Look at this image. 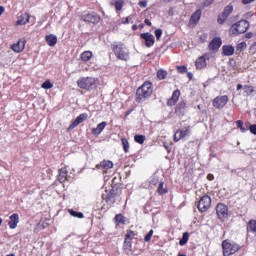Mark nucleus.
Listing matches in <instances>:
<instances>
[{
	"instance_id": "ea45409f",
	"label": "nucleus",
	"mask_w": 256,
	"mask_h": 256,
	"mask_svg": "<svg viewBox=\"0 0 256 256\" xmlns=\"http://www.w3.org/2000/svg\"><path fill=\"white\" fill-rule=\"evenodd\" d=\"M161 35H163V30L162 29H156L155 30V37L157 40L161 39Z\"/></svg>"
},
{
	"instance_id": "393cba45",
	"label": "nucleus",
	"mask_w": 256,
	"mask_h": 256,
	"mask_svg": "<svg viewBox=\"0 0 256 256\" xmlns=\"http://www.w3.org/2000/svg\"><path fill=\"white\" fill-rule=\"evenodd\" d=\"M91 57H93V52L85 51L81 54L82 61H90Z\"/></svg>"
},
{
	"instance_id": "09e8293b",
	"label": "nucleus",
	"mask_w": 256,
	"mask_h": 256,
	"mask_svg": "<svg viewBox=\"0 0 256 256\" xmlns=\"http://www.w3.org/2000/svg\"><path fill=\"white\" fill-rule=\"evenodd\" d=\"M145 24L148 25L149 27H151V21L149 19H146L145 21Z\"/></svg>"
},
{
	"instance_id": "b1692460",
	"label": "nucleus",
	"mask_w": 256,
	"mask_h": 256,
	"mask_svg": "<svg viewBox=\"0 0 256 256\" xmlns=\"http://www.w3.org/2000/svg\"><path fill=\"white\" fill-rule=\"evenodd\" d=\"M58 179L61 183H63L64 181H67V168H61L59 170V176Z\"/></svg>"
},
{
	"instance_id": "a18cd8bd",
	"label": "nucleus",
	"mask_w": 256,
	"mask_h": 256,
	"mask_svg": "<svg viewBox=\"0 0 256 256\" xmlns=\"http://www.w3.org/2000/svg\"><path fill=\"white\" fill-rule=\"evenodd\" d=\"M177 70L179 73H187V67L185 66H178Z\"/></svg>"
},
{
	"instance_id": "4d7b16f0",
	"label": "nucleus",
	"mask_w": 256,
	"mask_h": 256,
	"mask_svg": "<svg viewBox=\"0 0 256 256\" xmlns=\"http://www.w3.org/2000/svg\"><path fill=\"white\" fill-rule=\"evenodd\" d=\"M109 201H111V198H108V199H107V202H109Z\"/></svg>"
},
{
	"instance_id": "9b49d317",
	"label": "nucleus",
	"mask_w": 256,
	"mask_h": 256,
	"mask_svg": "<svg viewBox=\"0 0 256 256\" xmlns=\"http://www.w3.org/2000/svg\"><path fill=\"white\" fill-rule=\"evenodd\" d=\"M87 119V114H80L74 121L73 123L69 126V130L71 129H75V127H77V125H81V123H83V121H86Z\"/></svg>"
},
{
	"instance_id": "72a5a7b5",
	"label": "nucleus",
	"mask_w": 256,
	"mask_h": 256,
	"mask_svg": "<svg viewBox=\"0 0 256 256\" xmlns=\"http://www.w3.org/2000/svg\"><path fill=\"white\" fill-rule=\"evenodd\" d=\"M122 145L125 153H129V141H127L125 138H122Z\"/></svg>"
},
{
	"instance_id": "603ef678",
	"label": "nucleus",
	"mask_w": 256,
	"mask_h": 256,
	"mask_svg": "<svg viewBox=\"0 0 256 256\" xmlns=\"http://www.w3.org/2000/svg\"><path fill=\"white\" fill-rule=\"evenodd\" d=\"M239 89H243V85L238 84V85H237V90L239 91Z\"/></svg>"
},
{
	"instance_id": "f704fd0d",
	"label": "nucleus",
	"mask_w": 256,
	"mask_h": 256,
	"mask_svg": "<svg viewBox=\"0 0 256 256\" xmlns=\"http://www.w3.org/2000/svg\"><path fill=\"white\" fill-rule=\"evenodd\" d=\"M157 192L159 193V195H165V193H167V190L163 188V182L159 183Z\"/></svg>"
},
{
	"instance_id": "6e6552de",
	"label": "nucleus",
	"mask_w": 256,
	"mask_h": 256,
	"mask_svg": "<svg viewBox=\"0 0 256 256\" xmlns=\"http://www.w3.org/2000/svg\"><path fill=\"white\" fill-rule=\"evenodd\" d=\"M227 103H229V97L227 95H223L214 98L212 105L215 109H223Z\"/></svg>"
},
{
	"instance_id": "f03ea898",
	"label": "nucleus",
	"mask_w": 256,
	"mask_h": 256,
	"mask_svg": "<svg viewBox=\"0 0 256 256\" xmlns=\"http://www.w3.org/2000/svg\"><path fill=\"white\" fill-rule=\"evenodd\" d=\"M152 94H153V84H151V82H145L136 91V95L139 101H141L142 99H147V97H151Z\"/></svg>"
},
{
	"instance_id": "473e14b6",
	"label": "nucleus",
	"mask_w": 256,
	"mask_h": 256,
	"mask_svg": "<svg viewBox=\"0 0 256 256\" xmlns=\"http://www.w3.org/2000/svg\"><path fill=\"white\" fill-rule=\"evenodd\" d=\"M42 89H53V84L50 80H46L42 85Z\"/></svg>"
},
{
	"instance_id": "a211bd4d",
	"label": "nucleus",
	"mask_w": 256,
	"mask_h": 256,
	"mask_svg": "<svg viewBox=\"0 0 256 256\" xmlns=\"http://www.w3.org/2000/svg\"><path fill=\"white\" fill-rule=\"evenodd\" d=\"M19 223V215L13 214L10 216V222L8 223L10 229H16Z\"/></svg>"
},
{
	"instance_id": "2eb2a0df",
	"label": "nucleus",
	"mask_w": 256,
	"mask_h": 256,
	"mask_svg": "<svg viewBox=\"0 0 256 256\" xmlns=\"http://www.w3.org/2000/svg\"><path fill=\"white\" fill-rule=\"evenodd\" d=\"M221 38H214L209 44L210 51H217L221 47Z\"/></svg>"
},
{
	"instance_id": "de8ad7c7",
	"label": "nucleus",
	"mask_w": 256,
	"mask_h": 256,
	"mask_svg": "<svg viewBox=\"0 0 256 256\" xmlns=\"http://www.w3.org/2000/svg\"><path fill=\"white\" fill-rule=\"evenodd\" d=\"M236 124H237V127H239V129H241V127L243 126V121L238 120V121L236 122Z\"/></svg>"
},
{
	"instance_id": "13d9d810",
	"label": "nucleus",
	"mask_w": 256,
	"mask_h": 256,
	"mask_svg": "<svg viewBox=\"0 0 256 256\" xmlns=\"http://www.w3.org/2000/svg\"><path fill=\"white\" fill-rule=\"evenodd\" d=\"M178 256H185V254H180V255H178Z\"/></svg>"
},
{
	"instance_id": "7ed1b4c3",
	"label": "nucleus",
	"mask_w": 256,
	"mask_h": 256,
	"mask_svg": "<svg viewBox=\"0 0 256 256\" xmlns=\"http://www.w3.org/2000/svg\"><path fill=\"white\" fill-rule=\"evenodd\" d=\"M112 50L115 53L117 59L122 61H129V50L123 44H116L112 46Z\"/></svg>"
},
{
	"instance_id": "37998d69",
	"label": "nucleus",
	"mask_w": 256,
	"mask_h": 256,
	"mask_svg": "<svg viewBox=\"0 0 256 256\" xmlns=\"http://www.w3.org/2000/svg\"><path fill=\"white\" fill-rule=\"evenodd\" d=\"M148 1L147 0H141L139 3H138V5H139V7H141L142 9H144L145 7H147V5H148Z\"/></svg>"
},
{
	"instance_id": "423d86ee",
	"label": "nucleus",
	"mask_w": 256,
	"mask_h": 256,
	"mask_svg": "<svg viewBox=\"0 0 256 256\" xmlns=\"http://www.w3.org/2000/svg\"><path fill=\"white\" fill-rule=\"evenodd\" d=\"M216 215L220 221H227L229 219V208L223 203L216 206Z\"/></svg>"
},
{
	"instance_id": "c756f323",
	"label": "nucleus",
	"mask_w": 256,
	"mask_h": 256,
	"mask_svg": "<svg viewBox=\"0 0 256 256\" xmlns=\"http://www.w3.org/2000/svg\"><path fill=\"white\" fill-rule=\"evenodd\" d=\"M245 49H247V43L241 42L237 45L236 52L241 53V51H245Z\"/></svg>"
},
{
	"instance_id": "f3484780",
	"label": "nucleus",
	"mask_w": 256,
	"mask_h": 256,
	"mask_svg": "<svg viewBox=\"0 0 256 256\" xmlns=\"http://www.w3.org/2000/svg\"><path fill=\"white\" fill-rule=\"evenodd\" d=\"M196 69H205L207 67V60L205 59V56L199 57L196 62Z\"/></svg>"
},
{
	"instance_id": "5701e85b",
	"label": "nucleus",
	"mask_w": 256,
	"mask_h": 256,
	"mask_svg": "<svg viewBox=\"0 0 256 256\" xmlns=\"http://www.w3.org/2000/svg\"><path fill=\"white\" fill-rule=\"evenodd\" d=\"M26 23H29V14L27 13L22 14L20 17H18V20L16 22L17 25H26Z\"/></svg>"
},
{
	"instance_id": "c03bdc74",
	"label": "nucleus",
	"mask_w": 256,
	"mask_h": 256,
	"mask_svg": "<svg viewBox=\"0 0 256 256\" xmlns=\"http://www.w3.org/2000/svg\"><path fill=\"white\" fill-rule=\"evenodd\" d=\"M249 131L252 133V135H256V124L250 125Z\"/></svg>"
},
{
	"instance_id": "6ab92c4d",
	"label": "nucleus",
	"mask_w": 256,
	"mask_h": 256,
	"mask_svg": "<svg viewBox=\"0 0 256 256\" xmlns=\"http://www.w3.org/2000/svg\"><path fill=\"white\" fill-rule=\"evenodd\" d=\"M201 19V10H196L195 13L191 16L190 25H197Z\"/></svg>"
},
{
	"instance_id": "cd10ccee",
	"label": "nucleus",
	"mask_w": 256,
	"mask_h": 256,
	"mask_svg": "<svg viewBox=\"0 0 256 256\" xmlns=\"http://www.w3.org/2000/svg\"><path fill=\"white\" fill-rule=\"evenodd\" d=\"M134 238H135V232L134 231H128L126 233L125 243L127 245H130L131 242H129V241H131V239H134Z\"/></svg>"
},
{
	"instance_id": "2f4dec72",
	"label": "nucleus",
	"mask_w": 256,
	"mask_h": 256,
	"mask_svg": "<svg viewBox=\"0 0 256 256\" xmlns=\"http://www.w3.org/2000/svg\"><path fill=\"white\" fill-rule=\"evenodd\" d=\"M228 16L225 15L223 12L218 16V23L219 25H223V23H225V21H227Z\"/></svg>"
},
{
	"instance_id": "4c0bfd02",
	"label": "nucleus",
	"mask_w": 256,
	"mask_h": 256,
	"mask_svg": "<svg viewBox=\"0 0 256 256\" xmlns=\"http://www.w3.org/2000/svg\"><path fill=\"white\" fill-rule=\"evenodd\" d=\"M115 221L116 223H125V217H123L121 214H117L115 216Z\"/></svg>"
},
{
	"instance_id": "9d476101",
	"label": "nucleus",
	"mask_w": 256,
	"mask_h": 256,
	"mask_svg": "<svg viewBox=\"0 0 256 256\" xmlns=\"http://www.w3.org/2000/svg\"><path fill=\"white\" fill-rule=\"evenodd\" d=\"M141 38L144 39L146 47H153L155 45V36L153 34L143 33Z\"/></svg>"
},
{
	"instance_id": "1a4fd4ad",
	"label": "nucleus",
	"mask_w": 256,
	"mask_h": 256,
	"mask_svg": "<svg viewBox=\"0 0 256 256\" xmlns=\"http://www.w3.org/2000/svg\"><path fill=\"white\" fill-rule=\"evenodd\" d=\"M189 135H191V130L189 129V127L177 130L174 134V141L177 143V141H181V139L189 137Z\"/></svg>"
},
{
	"instance_id": "680f3d73",
	"label": "nucleus",
	"mask_w": 256,
	"mask_h": 256,
	"mask_svg": "<svg viewBox=\"0 0 256 256\" xmlns=\"http://www.w3.org/2000/svg\"><path fill=\"white\" fill-rule=\"evenodd\" d=\"M152 183H155V181L152 180Z\"/></svg>"
},
{
	"instance_id": "c85d7f7f",
	"label": "nucleus",
	"mask_w": 256,
	"mask_h": 256,
	"mask_svg": "<svg viewBox=\"0 0 256 256\" xmlns=\"http://www.w3.org/2000/svg\"><path fill=\"white\" fill-rule=\"evenodd\" d=\"M134 141L136 143H139L140 145H143L145 143V136L144 135H135Z\"/></svg>"
},
{
	"instance_id": "8fccbe9b",
	"label": "nucleus",
	"mask_w": 256,
	"mask_h": 256,
	"mask_svg": "<svg viewBox=\"0 0 256 256\" xmlns=\"http://www.w3.org/2000/svg\"><path fill=\"white\" fill-rule=\"evenodd\" d=\"M4 12H5V8H3V6H0V15H3Z\"/></svg>"
},
{
	"instance_id": "3c124183",
	"label": "nucleus",
	"mask_w": 256,
	"mask_h": 256,
	"mask_svg": "<svg viewBox=\"0 0 256 256\" xmlns=\"http://www.w3.org/2000/svg\"><path fill=\"white\" fill-rule=\"evenodd\" d=\"M241 133H245V131H247V128H244L243 126L240 128Z\"/></svg>"
},
{
	"instance_id": "f8f14e48",
	"label": "nucleus",
	"mask_w": 256,
	"mask_h": 256,
	"mask_svg": "<svg viewBox=\"0 0 256 256\" xmlns=\"http://www.w3.org/2000/svg\"><path fill=\"white\" fill-rule=\"evenodd\" d=\"M83 21H87L88 23H99V16L95 14H86L82 16Z\"/></svg>"
},
{
	"instance_id": "20e7f679",
	"label": "nucleus",
	"mask_w": 256,
	"mask_h": 256,
	"mask_svg": "<svg viewBox=\"0 0 256 256\" xmlns=\"http://www.w3.org/2000/svg\"><path fill=\"white\" fill-rule=\"evenodd\" d=\"M95 85H97V79L93 77H83L77 81V86L80 89H86V91L93 89Z\"/></svg>"
},
{
	"instance_id": "e433bc0d",
	"label": "nucleus",
	"mask_w": 256,
	"mask_h": 256,
	"mask_svg": "<svg viewBox=\"0 0 256 256\" xmlns=\"http://www.w3.org/2000/svg\"><path fill=\"white\" fill-rule=\"evenodd\" d=\"M223 13L229 17V15L233 13V6L231 5L226 6Z\"/></svg>"
},
{
	"instance_id": "c9c22d12",
	"label": "nucleus",
	"mask_w": 256,
	"mask_h": 256,
	"mask_svg": "<svg viewBox=\"0 0 256 256\" xmlns=\"http://www.w3.org/2000/svg\"><path fill=\"white\" fill-rule=\"evenodd\" d=\"M157 77L160 80L161 79H165V77H167V71H165V70H158Z\"/></svg>"
},
{
	"instance_id": "7c9ffc66",
	"label": "nucleus",
	"mask_w": 256,
	"mask_h": 256,
	"mask_svg": "<svg viewBox=\"0 0 256 256\" xmlns=\"http://www.w3.org/2000/svg\"><path fill=\"white\" fill-rule=\"evenodd\" d=\"M187 241H189V233H188V232H185V233L183 234L182 239H181L180 242H179V245H187Z\"/></svg>"
},
{
	"instance_id": "bf43d9fd",
	"label": "nucleus",
	"mask_w": 256,
	"mask_h": 256,
	"mask_svg": "<svg viewBox=\"0 0 256 256\" xmlns=\"http://www.w3.org/2000/svg\"><path fill=\"white\" fill-rule=\"evenodd\" d=\"M164 147L167 149V145H164Z\"/></svg>"
},
{
	"instance_id": "864d4df0",
	"label": "nucleus",
	"mask_w": 256,
	"mask_h": 256,
	"mask_svg": "<svg viewBox=\"0 0 256 256\" xmlns=\"http://www.w3.org/2000/svg\"><path fill=\"white\" fill-rule=\"evenodd\" d=\"M173 0H163L164 3H171Z\"/></svg>"
},
{
	"instance_id": "39448f33",
	"label": "nucleus",
	"mask_w": 256,
	"mask_h": 256,
	"mask_svg": "<svg viewBox=\"0 0 256 256\" xmlns=\"http://www.w3.org/2000/svg\"><path fill=\"white\" fill-rule=\"evenodd\" d=\"M249 29V22L247 20H241L231 26L230 33L232 35H239L245 33Z\"/></svg>"
},
{
	"instance_id": "aec40b11",
	"label": "nucleus",
	"mask_w": 256,
	"mask_h": 256,
	"mask_svg": "<svg viewBox=\"0 0 256 256\" xmlns=\"http://www.w3.org/2000/svg\"><path fill=\"white\" fill-rule=\"evenodd\" d=\"M98 169H103L104 171H107V169H113V162L104 160L99 164Z\"/></svg>"
},
{
	"instance_id": "6e6d98bb",
	"label": "nucleus",
	"mask_w": 256,
	"mask_h": 256,
	"mask_svg": "<svg viewBox=\"0 0 256 256\" xmlns=\"http://www.w3.org/2000/svg\"><path fill=\"white\" fill-rule=\"evenodd\" d=\"M1 223H3V219L0 218V225H1Z\"/></svg>"
},
{
	"instance_id": "bb28decb",
	"label": "nucleus",
	"mask_w": 256,
	"mask_h": 256,
	"mask_svg": "<svg viewBox=\"0 0 256 256\" xmlns=\"http://www.w3.org/2000/svg\"><path fill=\"white\" fill-rule=\"evenodd\" d=\"M247 231L256 233V220H250L247 226Z\"/></svg>"
},
{
	"instance_id": "412c9836",
	"label": "nucleus",
	"mask_w": 256,
	"mask_h": 256,
	"mask_svg": "<svg viewBox=\"0 0 256 256\" xmlns=\"http://www.w3.org/2000/svg\"><path fill=\"white\" fill-rule=\"evenodd\" d=\"M49 47H55L57 45V36L50 34L45 37Z\"/></svg>"
},
{
	"instance_id": "79ce46f5",
	"label": "nucleus",
	"mask_w": 256,
	"mask_h": 256,
	"mask_svg": "<svg viewBox=\"0 0 256 256\" xmlns=\"http://www.w3.org/2000/svg\"><path fill=\"white\" fill-rule=\"evenodd\" d=\"M153 237V230H150L149 232H148V234L145 236V238H144V240L146 241V242H149V241H151V238Z\"/></svg>"
},
{
	"instance_id": "ddd939ff",
	"label": "nucleus",
	"mask_w": 256,
	"mask_h": 256,
	"mask_svg": "<svg viewBox=\"0 0 256 256\" xmlns=\"http://www.w3.org/2000/svg\"><path fill=\"white\" fill-rule=\"evenodd\" d=\"M179 97H181V92L179 90L174 91L172 97L168 100V105L173 107L179 101Z\"/></svg>"
},
{
	"instance_id": "0eeeda50",
	"label": "nucleus",
	"mask_w": 256,
	"mask_h": 256,
	"mask_svg": "<svg viewBox=\"0 0 256 256\" xmlns=\"http://www.w3.org/2000/svg\"><path fill=\"white\" fill-rule=\"evenodd\" d=\"M211 207V197L205 195L202 196L198 202V209L201 213H205V211L209 210Z\"/></svg>"
},
{
	"instance_id": "a19ab883",
	"label": "nucleus",
	"mask_w": 256,
	"mask_h": 256,
	"mask_svg": "<svg viewBox=\"0 0 256 256\" xmlns=\"http://www.w3.org/2000/svg\"><path fill=\"white\" fill-rule=\"evenodd\" d=\"M115 7L118 11H121V9L123 8V1L121 0L116 1Z\"/></svg>"
},
{
	"instance_id": "58836bf2",
	"label": "nucleus",
	"mask_w": 256,
	"mask_h": 256,
	"mask_svg": "<svg viewBox=\"0 0 256 256\" xmlns=\"http://www.w3.org/2000/svg\"><path fill=\"white\" fill-rule=\"evenodd\" d=\"M253 91V86H244V93H246L247 95H251Z\"/></svg>"
},
{
	"instance_id": "e2e57ef3",
	"label": "nucleus",
	"mask_w": 256,
	"mask_h": 256,
	"mask_svg": "<svg viewBox=\"0 0 256 256\" xmlns=\"http://www.w3.org/2000/svg\"><path fill=\"white\" fill-rule=\"evenodd\" d=\"M177 137H179V134L177 135Z\"/></svg>"
},
{
	"instance_id": "dca6fc26",
	"label": "nucleus",
	"mask_w": 256,
	"mask_h": 256,
	"mask_svg": "<svg viewBox=\"0 0 256 256\" xmlns=\"http://www.w3.org/2000/svg\"><path fill=\"white\" fill-rule=\"evenodd\" d=\"M223 55H226V57H231L235 53V47L232 45H224L222 47Z\"/></svg>"
},
{
	"instance_id": "f257e3e1",
	"label": "nucleus",
	"mask_w": 256,
	"mask_h": 256,
	"mask_svg": "<svg viewBox=\"0 0 256 256\" xmlns=\"http://www.w3.org/2000/svg\"><path fill=\"white\" fill-rule=\"evenodd\" d=\"M222 249L224 256H231L235 255V253L241 249V246H239V244L235 243L234 241L224 240L222 242Z\"/></svg>"
},
{
	"instance_id": "4be33fe9",
	"label": "nucleus",
	"mask_w": 256,
	"mask_h": 256,
	"mask_svg": "<svg viewBox=\"0 0 256 256\" xmlns=\"http://www.w3.org/2000/svg\"><path fill=\"white\" fill-rule=\"evenodd\" d=\"M105 127H107V122L98 124L97 127L92 130L93 135H101Z\"/></svg>"
},
{
	"instance_id": "4468645a",
	"label": "nucleus",
	"mask_w": 256,
	"mask_h": 256,
	"mask_svg": "<svg viewBox=\"0 0 256 256\" xmlns=\"http://www.w3.org/2000/svg\"><path fill=\"white\" fill-rule=\"evenodd\" d=\"M25 49V40H18L16 44L12 45V50L15 53H21Z\"/></svg>"
},
{
	"instance_id": "052dcab7",
	"label": "nucleus",
	"mask_w": 256,
	"mask_h": 256,
	"mask_svg": "<svg viewBox=\"0 0 256 256\" xmlns=\"http://www.w3.org/2000/svg\"><path fill=\"white\" fill-rule=\"evenodd\" d=\"M133 29H136V27H135V26H133Z\"/></svg>"
},
{
	"instance_id": "49530a36",
	"label": "nucleus",
	"mask_w": 256,
	"mask_h": 256,
	"mask_svg": "<svg viewBox=\"0 0 256 256\" xmlns=\"http://www.w3.org/2000/svg\"><path fill=\"white\" fill-rule=\"evenodd\" d=\"M213 179H215V176H213V174H208L207 175V180L208 181H213Z\"/></svg>"
},
{
	"instance_id": "a878e982",
	"label": "nucleus",
	"mask_w": 256,
	"mask_h": 256,
	"mask_svg": "<svg viewBox=\"0 0 256 256\" xmlns=\"http://www.w3.org/2000/svg\"><path fill=\"white\" fill-rule=\"evenodd\" d=\"M68 213L71 215V217H76L77 219H83L84 217L82 212H76L73 209H69Z\"/></svg>"
},
{
	"instance_id": "5fc2aeb1",
	"label": "nucleus",
	"mask_w": 256,
	"mask_h": 256,
	"mask_svg": "<svg viewBox=\"0 0 256 256\" xmlns=\"http://www.w3.org/2000/svg\"><path fill=\"white\" fill-rule=\"evenodd\" d=\"M123 23H129V18H125V21Z\"/></svg>"
}]
</instances>
